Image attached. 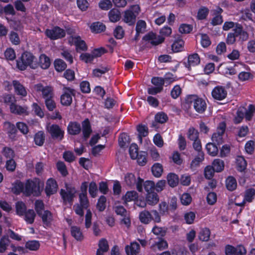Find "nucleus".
Wrapping results in <instances>:
<instances>
[{
    "mask_svg": "<svg viewBox=\"0 0 255 255\" xmlns=\"http://www.w3.org/2000/svg\"><path fill=\"white\" fill-rule=\"evenodd\" d=\"M204 160V153L198 152L197 155L192 160L191 166L197 167Z\"/></svg>",
    "mask_w": 255,
    "mask_h": 255,
    "instance_id": "53",
    "label": "nucleus"
},
{
    "mask_svg": "<svg viewBox=\"0 0 255 255\" xmlns=\"http://www.w3.org/2000/svg\"><path fill=\"white\" fill-rule=\"evenodd\" d=\"M151 215L150 212L144 210L139 213V219L143 224H148L151 221Z\"/></svg>",
    "mask_w": 255,
    "mask_h": 255,
    "instance_id": "26",
    "label": "nucleus"
},
{
    "mask_svg": "<svg viewBox=\"0 0 255 255\" xmlns=\"http://www.w3.org/2000/svg\"><path fill=\"white\" fill-rule=\"evenodd\" d=\"M79 205L84 207L85 209L87 210L89 207V201L88 200L87 195H84L83 194H79Z\"/></svg>",
    "mask_w": 255,
    "mask_h": 255,
    "instance_id": "56",
    "label": "nucleus"
},
{
    "mask_svg": "<svg viewBox=\"0 0 255 255\" xmlns=\"http://www.w3.org/2000/svg\"><path fill=\"white\" fill-rule=\"evenodd\" d=\"M210 230L207 228L202 229L199 234V239L200 241L207 242L210 237Z\"/></svg>",
    "mask_w": 255,
    "mask_h": 255,
    "instance_id": "47",
    "label": "nucleus"
},
{
    "mask_svg": "<svg viewBox=\"0 0 255 255\" xmlns=\"http://www.w3.org/2000/svg\"><path fill=\"white\" fill-rule=\"evenodd\" d=\"M45 140V134L43 131L40 130L36 132L34 136V141L36 145L41 146Z\"/></svg>",
    "mask_w": 255,
    "mask_h": 255,
    "instance_id": "28",
    "label": "nucleus"
},
{
    "mask_svg": "<svg viewBox=\"0 0 255 255\" xmlns=\"http://www.w3.org/2000/svg\"><path fill=\"white\" fill-rule=\"evenodd\" d=\"M119 145L121 148H124L126 146L127 143L129 142V136L125 132L120 134L118 139Z\"/></svg>",
    "mask_w": 255,
    "mask_h": 255,
    "instance_id": "44",
    "label": "nucleus"
},
{
    "mask_svg": "<svg viewBox=\"0 0 255 255\" xmlns=\"http://www.w3.org/2000/svg\"><path fill=\"white\" fill-rule=\"evenodd\" d=\"M108 67H102L101 68H96L93 70L92 74L95 77L100 78L104 74L109 71Z\"/></svg>",
    "mask_w": 255,
    "mask_h": 255,
    "instance_id": "62",
    "label": "nucleus"
},
{
    "mask_svg": "<svg viewBox=\"0 0 255 255\" xmlns=\"http://www.w3.org/2000/svg\"><path fill=\"white\" fill-rule=\"evenodd\" d=\"M193 30V26L191 24L182 23L179 27V31L182 34H188Z\"/></svg>",
    "mask_w": 255,
    "mask_h": 255,
    "instance_id": "63",
    "label": "nucleus"
},
{
    "mask_svg": "<svg viewBox=\"0 0 255 255\" xmlns=\"http://www.w3.org/2000/svg\"><path fill=\"white\" fill-rule=\"evenodd\" d=\"M233 31V32H230L227 35L226 42L228 44L232 45L235 43L237 37H239V41L242 42L248 39L249 33L244 29L241 24L237 23Z\"/></svg>",
    "mask_w": 255,
    "mask_h": 255,
    "instance_id": "4",
    "label": "nucleus"
},
{
    "mask_svg": "<svg viewBox=\"0 0 255 255\" xmlns=\"http://www.w3.org/2000/svg\"><path fill=\"white\" fill-rule=\"evenodd\" d=\"M44 204L41 200H36L34 203V209L38 215H40L44 212Z\"/></svg>",
    "mask_w": 255,
    "mask_h": 255,
    "instance_id": "58",
    "label": "nucleus"
},
{
    "mask_svg": "<svg viewBox=\"0 0 255 255\" xmlns=\"http://www.w3.org/2000/svg\"><path fill=\"white\" fill-rule=\"evenodd\" d=\"M40 183V180L38 179H27L24 184V195L26 197L40 196L42 191Z\"/></svg>",
    "mask_w": 255,
    "mask_h": 255,
    "instance_id": "5",
    "label": "nucleus"
},
{
    "mask_svg": "<svg viewBox=\"0 0 255 255\" xmlns=\"http://www.w3.org/2000/svg\"><path fill=\"white\" fill-rule=\"evenodd\" d=\"M75 95V90L70 87L63 88V93L60 97V102L64 106H69L72 103V97Z\"/></svg>",
    "mask_w": 255,
    "mask_h": 255,
    "instance_id": "10",
    "label": "nucleus"
},
{
    "mask_svg": "<svg viewBox=\"0 0 255 255\" xmlns=\"http://www.w3.org/2000/svg\"><path fill=\"white\" fill-rule=\"evenodd\" d=\"M207 153L211 156H216L219 152L217 145L213 142H209L206 145Z\"/></svg>",
    "mask_w": 255,
    "mask_h": 255,
    "instance_id": "31",
    "label": "nucleus"
},
{
    "mask_svg": "<svg viewBox=\"0 0 255 255\" xmlns=\"http://www.w3.org/2000/svg\"><path fill=\"white\" fill-rule=\"evenodd\" d=\"M192 105L195 111L199 114H203L207 109L205 100L196 95H190L186 97L183 109L188 112Z\"/></svg>",
    "mask_w": 255,
    "mask_h": 255,
    "instance_id": "2",
    "label": "nucleus"
},
{
    "mask_svg": "<svg viewBox=\"0 0 255 255\" xmlns=\"http://www.w3.org/2000/svg\"><path fill=\"white\" fill-rule=\"evenodd\" d=\"M225 255H246L247 250L242 244L237 245L236 247L231 245H226L225 246Z\"/></svg>",
    "mask_w": 255,
    "mask_h": 255,
    "instance_id": "11",
    "label": "nucleus"
},
{
    "mask_svg": "<svg viewBox=\"0 0 255 255\" xmlns=\"http://www.w3.org/2000/svg\"><path fill=\"white\" fill-rule=\"evenodd\" d=\"M15 210L16 214L20 216H23L27 211V207L25 204L21 201H17L15 203Z\"/></svg>",
    "mask_w": 255,
    "mask_h": 255,
    "instance_id": "32",
    "label": "nucleus"
},
{
    "mask_svg": "<svg viewBox=\"0 0 255 255\" xmlns=\"http://www.w3.org/2000/svg\"><path fill=\"white\" fill-rule=\"evenodd\" d=\"M33 88L37 93H41L42 97L44 99L54 98L53 89L51 86H44L41 83L34 85Z\"/></svg>",
    "mask_w": 255,
    "mask_h": 255,
    "instance_id": "12",
    "label": "nucleus"
},
{
    "mask_svg": "<svg viewBox=\"0 0 255 255\" xmlns=\"http://www.w3.org/2000/svg\"><path fill=\"white\" fill-rule=\"evenodd\" d=\"M35 56L30 52L24 51L16 60V67L20 71H24L29 67L31 69L37 67Z\"/></svg>",
    "mask_w": 255,
    "mask_h": 255,
    "instance_id": "3",
    "label": "nucleus"
},
{
    "mask_svg": "<svg viewBox=\"0 0 255 255\" xmlns=\"http://www.w3.org/2000/svg\"><path fill=\"white\" fill-rule=\"evenodd\" d=\"M187 136L189 140L194 141L199 138V132L195 128L191 127L188 129Z\"/></svg>",
    "mask_w": 255,
    "mask_h": 255,
    "instance_id": "36",
    "label": "nucleus"
},
{
    "mask_svg": "<svg viewBox=\"0 0 255 255\" xmlns=\"http://www.w3.org/2000/svg\"><path fill=\"white\" fill-rule=\"evenodd\" d=\"M69 42L71 44L74 42L76 47L77 51H85L87 50L88 47L86 42L83 40H82L80 36L73 37L71 36L69 39Z\"/></svg>",
    "mask_w": 255,
    "mask_h": 255,
    "instance_id": "16",
    "label": "nucleus"
},
{
    "mask_svg": "<svg viewBox=\"0 0 255 255\" xmlns=\"http://www.w3.org/2000/svg\"><path fill=\"white\" fill-rule=\"evenodd\" d=\"M155 121L159 124H164L168 120V117L165 113L161 112L155 115Z\"/></svg>",
    "mask_w": 255,
    "mask_h": 255,
    "instance_id": "55",
    "label": "nucleus"
},
{
    "mask_svg": "<svg viewBox=\"0 0 255 255\" xmlns=\"http://www.w3.org/2000/svg\"><path fill=\"white\" fill-rule=\"evenodd\" d=\"M98 189L96 183L92 181L90 183L89 186V193L91 197L95 198L97 195Z\"/></svg>",
    "mask_w": 255,
    "mask_h": 255,
    "instance_id": "60",
    "label": "nucleus"
},
{
    "mask_svg": "<svg viewBox=\"0 0 255 255\" xmlns=\"http://www.w3.org/2000/svg\"><path fill=\"white\" fill-rule=\"evenodd\" d=\"M168 185L171 187H176L179 183V178L177 175L174 173H170L167 176Z\"/></svg>",
    "mask_w": 255,
    "mask_h": 255,
    "instance_id": "34",
    "label": "nucleus"
},
{
    "mask_svg": "<svg viewBox=\"0 0 255 255\" xmlns=\"http://www.w3.org/2000/svg\"><path fill=\"white\" fill-rule=\"evenodd\" d=\"M125 181L127 186L132 188L135 185L136 178L133 174L128 173L125 176Z\"/></svg>",
    "mask_w": 255,
    "mask_h": 255,
    "instance_id": "40",
    "label": "nucleus"
},
{
    "mask_svg": "<svg viewBox=\"0 0 255 255\" xmlns=\"http://www.w3.org/2000/svg\"><path fill=\"white\" fill-rule=\"evenodd\" d=\"M71 236L77 241H81L84 239L83 234L79 227L72 226L70 227Z\"/></svg>",
    "mask_w": 255,
    "mask_h": 255,
    "instance_id": "21",
    "label": "nucleus"
},
{
    "mask_svg": "<svg viewBox=\"0 0 255 255\" xmlns=\"http://www.w3.org/2000/svg\"><path fill=\"white\" fill-rule=\"evenodd\" d=\"M47 130L53 139L61 141L64 138L65 131L58 125L52 124Z\"/></svg>",
    "mask_w": 255,
    "mask_h": 255,
    "instance_id": "13",
    "label": "nucleus"
},
{
    "mask_svg": "<svg viewBox=\"0 0 255 255\" xmlns=\"http://www.w3.org/2000/svg\"><path fill=\"white\" fill-rule=\"evenodd\" d=\"M255 112V106L253 104H250L248 107V109L246 110L245 114V118L248 121L252 120L254 114Z\"/></svg>",
    "mask_w": 255,
    "mask_h": 255,
    "instance_id": "57",
    "label": "nucleus"
},
{
    "mask_svg": "<svg viewBox=\"0 0 255 255\" xmlns=\"http://www.w3.org/2000/svg\"><path fill=\"white\" fill-rule=\"evenodd\" d=\"M168 247V244L167 242L162 238H160L158 241L155 242V243L151 245V248L152 250L159 251L163 250Z\"/></svg>",
    "mask_w": 255,
    "mask_h": 255,
    "instance_id": "29",
    "label": "nucleus"
},
{
    "mask_svg": "<svg viewBox=\"0 0 255 255\" xmlns=\"http://www.w3.org/2000/svg\"><path fill=\"white\" fill-rule=\"evenodd\" d=\"M106 201L107 199L105 196L101 195L96 205L97 209L99 211L103 212L105 210L106 207Z\"/></svg>",
    "mask_w": 255,
    "mask_h": 255,
    "instance_id": "54",
    "label": "nucleus"
},
{
    "mask_svg": "<svg viewBox=\"0 0 255 255\" xmlns=\"http://www.w3.org/2000/svg\"><path fill=\"white\" fill-rule=\"evenodd\" d=\"M108 16L110 21L116 22L120 20L121 12L119 9L114 8L109 11Z\"/></svg>",
    "mask_w": 255,
    "mask_h": 255,
    "instance_id": "24",
    "label": "nucleus"
},
{
    "mask_svg": "<svg viewBox=\"0 0 255 255\" xmlns=\"http://www.w3.org/2000/svg\"><path fill=\"white\" fill-rule=\"evenodd\" d=\"M12 84L14 92L17 95L21 97H25L27 96V92L26 88L18 81H13Z\"/></svg>",
    "mask_w": 255,
    "mask_h": 255,
    "instance_id": "19",
    "label": "nucleus"
},
{
    "mask_svg": "<svg viewBox=\"0 0 255 255\" xmlns=\"http://www.w3.org/2000/svg\"><path fill=\"white\" fill-rule=\"evenodd\" d=\"M226 129V122L224 121L220 122L217 128L216 132L212 134L211 139L213 143L220 146L224 142L223 135Z\"/></svg>",
    "mask_w": 255,
    "mask_h": 255,
    "instance_id": "8",
    "label": "nucleus"
},
{
    "mask_svg": "<svg viewBox=\"0 0 255 255\" xmlns=\"http://www.w3.org/2000/svg\"><path fill=\"white\" fill-rule=\"evenodd\" d=\"M8 38L12 45H18L20 43V39L18 34L13 31H10L8 34Z\"/></svg>",
    "mask_w": 255,
    "mask_h": 255,
    "instance_id": "42",
    "label": "nucleus"
},
{
    "mask_svg": "<svg viewBox=\"0 0 255 255\" xmlns=\"http://www.w3.org/2000/svg\"><path fill=\"white\" fill-rule=\"evenodd\" d=\"M11 191L16 195H20L22 193L24 195V184L19 179L15 180L12 183Z\"/></svg>",
    "mask_w": 255,
    "mask_h": 255,
    "instance_id": "18",
    "label": "nucleus"
},
{
    "mask_svg": "<svg viewBox=\"0 0 255 255\" xmlns=\"http://www.w3.org/2000/svg\"><path fill=\"white\" fill-rule=\"evenodd\" d=\"M91 31L95 33H100L105 31L106 25L102 22L97 21L92 23L90 26Z\"/></svg>",
    "mask_w": 255,
    "mask_h": 255,
    "instance_id": "25",
    "label": "nucleus"
},
{
    "mask_svg": "<svg viewBox=\"0 0 255 255\" xmlns=\"http://www.w3.org/2000/svg\"><path fill=\"white\" fill-rule=\"evenodd\" d=\"M209 10L207 7H201L197 12V19L199 20H203L206 19L209 14Z\"/></svg>",
    "mask_w": 255,
    "mask_h": 255,
    "instance_id": "51",
    "label": "nucleus"
},
{
    "mask_svg": "<svg viewBox=\"0 0 255 255\" xmlns=\"http://www.w3.org/2000/svg\"><path fill=\"white\" fill-rule=\"evenodd\" d=\"M10 242L7 236H3L0 239V253H3L5 251Z\"/></svg>",
    "mask_w": 255,
    "mask_h": 255,
    "instance_id": "48",
    "label": "nucleus"
},
{
    "mask_svg": "<svg viewBox=\"0 0 255 255\" xmlns=\"http://www.w3.org/2000/svg\"><path fill=\"white\" fill-rule=\"evenodd\" d=\"M147 153L145 151H140L137 153V157L136 159L137 162L140 166H144L147 163Z\"/></svg>",
    "mask_w": 255,
    "mask_h": 255,
    "instance_id": "41",
    "label": "nucleus"
},
{
    "mask_svg": "<svg viewBox=\"0 0 255 255\" xmlns=\"http://www.w3.org/2000/svg\"><path fill=\"white\" fill-rule=\"evenodd\" d=\"M226 186L227 189L230 191L235 190L237 186L235 178L232 176H229L226 180Z\"/></svg>",
    "mask_w": 255,
    "mask_h": 255,
    "instance_id": "33",
    "label": "nucleus"
},
{
    "mask_svg": "<svg viewBox=\"0 0 255 255\" xmlns=\"http://www.w3.org/2000/svg\"><path fill=\"white\" fill-rule=\"evenodd\" d=\"M45 34L50 40H54L64 37L66 35V31L59 26H55L51 29H46Z\"/></svg>",
    "mask_w": 255,
    "mask_h": 255,
    "instance_id": "9",
    "label": "nucleus"
},
{
    "mask_svg": "<svg viewBox=\"0 0 255 255\" xmlns=\"http://www.w3.org/2000/svg\"><path fill=\"white\" fill-rule=\"evenodd\" d=\"M138 148L136 144L132 143L129 148V154L130 158L132 159H135L138 153Z\"/></svg>",
    "mask_w": 255,
    "mask_h": 255,
    "instance_id": "64",
    "label": "nucleus"
},
{
    "mask_svg": "<svg viewBox=\"0 0 255 255\" xmlns=\"http://www.w3.org/2000/svg\"><path fill=\"white\" fill-rule=\"evenodd\" d=\"M151 82L155 86V87L160 88L162 90H163V86L165 84L162 77H153L151 78Z\"/></svg>",
    "mask_w": 255,
    "mask_h": 255,
    "instance_id": "61",
    "label": "nucleus"
},
{
    "mask_svg": "<svg viewBox=\"0 0 255 255\" xmlns=\"http://www.w3.org/2000/svg\"><path fill=\"white\" fill-rule=\"evenodd\" d=\"M4 126L9 137L11 139L14 138L17 132L16 127L14 125L9 122H5L4 124Z\"/></svg>",
    "mask_w": 255,
    "mask_h": 255,
    "instance_id": "23",
    "label": "nucleus"
},
{
    "mask_svg": "<svg viewBox=\"0 0 255 255\" xmlns=\"http://www.w3.org/2000/svg\"><path fill=\"white\" fill-rule=\"evenodd\" d=\"M123 198L126 202L135 201L138 198V194L135 191L133 190L127 191Z\"/></svg>",
    "mask_w": 255,
    "mask_h": 255,
    "instance_id": "50",
    "label": "nucleus"
},
{
    "mask_svg": "<svg viewBox=\"0 0 255 255\" xmlns=\"http://www.w3.org/2000/svg\"><path fill=\"white\" fill-rule=\"evenodd\" d=\"M40 217L44 225L49 226L53 220V215L52 213L49 210H44L41 215H38Z\"/></svg>",
    "mask_w": 255,
    "mask_h": 255,
    "instance_id": "22",
    "label": "nucleus"
},
{
    "mask_svg": "<svg viewBox=\"0 0 255 255\" xmlns=\"http://www.w3.org/2000/svg\"><path fill=\"white\" fill-rule=\"evenodd\" d=\"M140 10L138 5H131L125 11L123 20L128 25H133L136 21V17Z\"/></svg>",
    "mask_w": 255,
    "mask_h": 255,
    "instance_id": "7",
    "label": "nucleus"
},
{
    "mask_svg": "<svg viewBox=\"0 0 255 255\" xmlns=\"http://www.w3.org/2000/svg\"><path fill=\"white\" fill-rule=\"evenodd\" d=\"M159 201V197L157 193L152 192L146 194V202L150 205H155Z\"/></svg>",
    "mask_w": 255,
    "mask_h": 255,
    "instance_id": "27",
    "label": "nucleus"
},
{
    "mask_svg": "<svg viewBox=\"0 0 255 255\" xmlns=\"http://www.w3.org/2000/svg\"><path fill=\"white\" fill-rule=\"evenodd\" d=\"M57 170L63 176H66L68 172L65 163L63 161H58L56 163Z\"/></svg>",
    "mask_w": 255,
    "mask_h": 255,
    "instance_id": "59",
    "label": "nucleus"
},
{
    "mask_svg": "<svg viewBox=\"0 0 255 255\" xmlns=\"http://www.w3.org/2000/svg\"><path fill=\"white\" fill-rule=\"evenodd\" d=\"M255 197V189L253 188H250L246 190L244 200L248 202H252Z\"/></svg>",
    "mask_w": 255,
    "mask_h": 255,
    "instance_id": "52",
    "label": "nucleus"
},
{
    "mask_svg": "<svg viewBox=\"0 0 255 255\" xmlns=\"http://www.w3.org/2000/svg\"><path fill=\"white\" fill-rule=\"evenodd\" d=\"M58 184L56 181L50 178L48 179L46 183L45 192L47 196L55 194L57 192Z\"/></svg>",
    "mask_w": 255,
    "mask_h": 255,
    "instance_id": "17",
    "label": "nucleus"
},
{
    "mask_svg": "<svg viewBox=\"0 0 255 255\" xmlns=\"http://www.w3.org/2000/svg\"><path fill=\"white\" fill-rule=\"evenodd\" d=\"M54 67L57 72H62L67 67L66 63L61 59H56L54 62Z\"/></svg>",
    "mask_w": 255,
    "mask_h": 255,
    "instance_id": "45",
    "label": "nucleus"
},
{
    "mask_svg": "<svg viewBox=\"0 0 255 255\" xmlns=\"http://www.w3.org/2000/svg\"><path fill=\"white\" fill-rule=\"evenodd\" d=\"M25 248L30 251H36L40 246L39 242L37 240H30L26 242Z\"/></svg>",
    "mask_w": 255,
    "mask_h": 255,
    "instance_id": "39",
    "label": "nucleus"
},
{
    "mask_svg": "<svg viewBox=\"0 0 255 255\" xmlns=\"http://www.w3.org/2000/svg\"><path fill=\"white\" fill-rule=\"evenodd\" d=\"M137 130L138 132V139L141 142L142 137L146 136L148 134V128L145 125L139 124L137 127Z\"/></svg>",
    "mask_w": 255,
    "mask_h": 255,
    "instance_id": "35",
    "label": "nucleus"
},
{
    "mask_svg": "<svg viewBox=\"0 0 255 255\" xmlns=\"http://www.w3.org/2000/svg\"><path fill=\"white\" fill-rule=\"evenodd\" d=\"M65 189H61L59 194L64 204H72L77 193L76 188L69 184H65Z\"/></svg>",
    "mask_w": 255,
    "mask_h": 255,
    "instance_id": "6",
    "label": "nucleus"
},
{
    "mask_svg": "<svg viewBox=\"0 0 255 255\" xmlns=\"http://www.w3.org/2000/svg\"><path fill=\"white\" fill-rule=\"evenodd\" d=\"M151 172L156 177H160L163 172V166L159 163H155L151 167Z\"/></svg>",
    "mask_w": 255,
    "mask_h": 255,
    "instance_id": "37",
    "label": "nucleus"
},
{
    "mask_svg": "<svg viewBox=\"0 0 255 255\" xmlns=\"http://www.w3.org/2000/svg\"><path fill=\"white\" fill-rule=\"evenodd\" d=\"M39 64L43 69H48L51 64L50 58L45 54H42L39 56Z\"/></svg>",
    "mask_w": 255,
    "mask_h": 255,
    "instance_id": "30",
    "label": "nucleus"
},
{
    "mask_svg": "<svg viewBox=\"0 0 255 255\" xmlns=\"http://www.w3.org/2000/svg\"><path fill=\"white\" fill-rule=\"evenodd\" d=\"M212 166L216 172H220L224 170L225 164L223 160L218 158L213 160Z\"/></svg>",
    "mask_w": 255,
    "mask_h": 255,
    "instance_id": "43",
    "label": "nucleus"
},
{
    "mask_svg": "<svg viewBox=\"0 0 255 255\" xmlns=\"http://www.w3.org/2000/svg\"><path fill=\"white\" fill-rule=\"evenodd\" d=\"M24 220L27 224H32L34 221L36 214L33 209H28L23 215Z\"/></svg>",
    "mask_w": 255,
    "mask_h": 255,
    "instance_id": "38",
    "label": "nucleus"
},
{
    "mask_svg": "<svg viewBox=\"0 0 255 255\" xmlns=\"http://www.w3.org/2000/svg\"><path fill=\"white\" fill-rule=\"evenodd\" d=\"M211 94L214 99L221 101L227 97V91L224 87L217 86L213 89Z\"/></svg>",
    "mask_w": 255,
    "mask_h": 255,
    "instance_id": "15",
    "label": "nucleus"
},
{
    "mask_svg": "<svg viewBox=\"0 0 255 255\" xmlns=\"http://www.w3.org/2000/svg\"><path fill=\"white\" fill-rule=\"evenodd\" d=\"M82 131L83 138L87 140L92 132V129L89 120L85 119L81 124L77 121H70L67 126V132L69 135H79Z\"/></svg>",
    "mask_w": 255,
    "mask_h": 255,
    "instance_id": "1",
    "label": "nucleus"
},
{
    "mask_svg": "<svg viewBox=\"0 0 255 255\" xmlns=\"http://www.w3.org/2000/svg\"><path fill=\"white\" fill-rule=\"evenodd\" d=\"M237 169L239 171H244L247 167V163L245 159L243 156H239L237 158Z\"/></svg>",
    "mask_w": 255,
    "mask_h": 255,
    "instance_id": "46",
    "label": "nucleus"
},
{
    "mask_svg": "<svg viewBox=\"0 0 255 255\" xmlns=\"http://www.w3.org/2000/svg\"><path fill=\"white\" fill-rule=\"evenodd\" d=\"M10 112L15 114L21 115L22 114L28 115V113L27 111V108L22 107L15 104V103H11L10 105Z\"/></svg>",
    "mask_w": 255,
    "mask_h": 255,
    "instance_id": "20",
    "label": "nucleus"
},
{
    "mask_svg": "<svg viewBox=\"0 0 255 255\" xmlns=\"http://www.w3.org/2000/svg\"><path fill=\"white\" fill-rule=\"evenodd\" d=\"M184 42L182 39H177L172 45V49L174 52L182 51L184 48Z\"/></svg>",
    "mask_w": 255,
    "mask_h": 255,
    "instance_id": "49",
    "label": "nucleus"
},
{
    "mask_svg": "<svg viewBox=\"0 0 255 255\" xmlns=\"http://www.w3.org/2000/svg\"><path fill=\"white\" fill-rule=\"evenodd\" d=\"M200 63V58L199 55L194 53L190 54L188 56V59L186 61L184 59L182 62L184 66L188 69V71H191V67H195L199 65Z\"/></svg>",
    "mask_w": 255,
    "mask_h": 255,
    "instance_id": "14",
    "label": "nucleus"
}]
</instances>
